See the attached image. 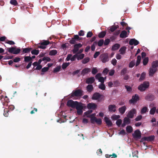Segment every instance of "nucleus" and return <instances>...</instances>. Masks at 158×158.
<instances>
[{
  "instance_id": "nucleus-57",
  "label": "nucleus",
  "mask_w": 158,
  "mask_h": 158,
  "mask_svg": "<svg viewBox=\"0 0 158 158\" xmlns=\"http://www.w3.org/2000/svg\"><path fill=\"white\" fill-rule=\"evenodd\" d=\"M142 118V116L141 115H139L137 116L135 119V120L136 121H138L140 120Z\"/></svg>"
},
{
  "instance_id": "nucleus-40",
  "label": "nucleus",
  "mask_w": 158,
  "mask_h": 158,
  "mask_svg": "<svg viewBox=\"0 0 158 158\" xmlns=\"http://www.w3.org/2000/svg\"><path fill=\"white\" fill-rule=\"evenodd\" d=\"M31 57L29 56H26L24 57V61L26 62H29L31 61Z\"/></svg>"
},
{
  "instance_id": "nucleus-55",
  "label": "nucleus",
  "mask_w": 158,
  "mask_h": 158,
  "mask_svg": "<svg viewBox=\"0 0 158 158\" xmlns=\"http://www.w3.org/2000/svg\"><path fill=\"white\" fill-rule=\"evenodd\" d=\"M135 61H132L129 64V67L130 68H132L135 65Z\"/></svg>"
},
{
  "instance_id": "nucleus-30",
  "label": "nucleus",
  "mask_w": 158,
  "mask_h": 158,
  "mask_svg": "<svg viewBox=\"0 0 158 158\" xmlns=\"http://www.w3.org/2000/svg\"><path fill=\"white\" fill-rule=\"evenodd\" d=\"M126 49V47H121L119 49V52L121 54H123L125 53V51Z\"/></svg>"
},
{
  "instance_id": "nucleus-59",
  "label": "nucleus",
  "mask_w": 158,
  "mask_h": 158,
  "mask_svg": "<svg viewBox=\"0 0 158 158\" xmlns=\"http://www.w3.org/2000/svg\"><path fill=\"white\" fill-rule=\"evenodd\" d=\"M96 123L98 125H101L102 124V121L101 118H97L96 121Z\"/></svg>"
},
{
  "instance_id": "nucleus-46",
  "label": "nucleus",
  "mask_w": 158,
  "mask_h": 158,
  "mask_svg": "<svg viewBox=\"0 0 158 158\" xmlns=\"http://www.w3.org/2000/svg\"><path fill=\"white\" fill-rule=\"evenodd\" d=\"M10 3L15 6H17L18 5V2L16 0H10Z\"/></svg>"
},
{
  "instance_id": "nucleus-31",
  "label": "nucleus",
  "mask_w": 158,
  "mask_h": 158,
  "mask_svg": "<svg viewBox=\"0 0 158 158\" xmlns=\"http://www.w3.org/2000/svg\"><path fill=\"white\" fill-rule=\"evenodd\" d=\"M50 43V42L48 40H44L43 42L40 43V44L42 45L46 46Z\"/></svg>"
},
{
  "instance_id": "nucleus-28",
  "label": "nucleus",
  "mask_w": 158,
  "mask_h": 158,
  "mask_svg": "<svg viewBox=\"0 0 158 158\" xmlns=\"http://www.w3.org/2000/svg\"><path fill=\"white\" fill-rule=\"evenodd\" d=\"M77 54V58L78 60H80L83 59L85 57V54H84L81 53L80 55Z\"/></svg>"
},
{
  "instance_id": "nucleus-44",
  "label": "nucleus",
  "mask_w": 158,
  "mask_h": 158,
  "mask_svg": "<svg viewBox=\"0 0 158 158\" xmlns=\"http://www.w3.org/2000/svg\"><path fill=\"white\" fill-rule=\"evenodd\" d=\"M98 88L102 90H104L106 88V86L104 83H101L98 86Z\"/></svg>"
},
{
  "instance_id": "nucleus-43",
  "label": "nucleus",
  "mask_w": 158,
  "mask_h": 158,
  "mask_svg": "<svg viewBox=\"0 0 158 158\" xmlns=\"http://www.w3.org/2000/svg\"><path fill=\"white\" fill-rule=\"evenodd\" d=\"M57 53V52L56 50H52L50 51L49 52V55L51 56H54L56 55Z\"/></svg>"
},
{
  "instance_id": "nucleus-63",
  "label": "nucleus",
  "mask_w": 158,
  "mask_h": 158,
  "mask_svg": "<svg viewBox=\"0 0 158 158\" xmlns=\"http://www.w3.org/2000/svg\"><path fill=\"white\" fill-rule=\"evenodd\" d=\"M108 71L109 70L108 69L106 68L103 70V73L104 75H106L107 74Z\"/></svg>"
},
{
  "instance_id": "nucleus-61",
  "label": "nucleus",
  "mask_w": 158,
  "mask_h": 158,
  "mask_svg": "<svg viewBox=\"0 0 158 158\" xmlns=\"http://www.w3.org/2000/svg\"><path fill=\"white\" fill-rule=\"evenodd\" d=\"M98 72V70L96 68H93L92 69V73L93 74H96Z\"/></svg>"
},
{
  "instance_id": "nucleus-56",
  "label": "nucleus",
  "mask_w": 158,
  "mask_h": 158,
  "mask_svg": "<svg viewBox=\"0 0 158 158\" xmlns=\"http://www.w3.org/2000/svg\"><path fill=\"white\" fill-rule=\"evenodd\" d=\"M125 87L127 91L130 92L132 91V88L130 86L127 85H125Z\"/></svg>"
},
{
  "instance_id": "nucleus-35",
  "label": "nucleus",
  "mask_w": 158,
  "mask_h": 158,
  "mask_svg": "<svg viewBox=\"0 0 158 158\" xmlns=\"http://www.w3.org/2000/svg\"><path fill=\"white\" fill-rule=\"evenodd\" d=\"M90 60V58L89 57H85L84 59L82 61V63L83 64H85L88 62Z\"/></svg>"
},
{
  "instance_id": "nucleus-21",
  "label": "nucleus",
  "mask_w": 158,
  "mask_h": 158,
  "mask_svg": "<svg viewBox=\"0 0 158 158\" xmlns=\"http://www.w3.org/2000/svg\"><path fill=\"white\" fill-rule=\"evenodd\" d=\"M87 117H91V122L92 123H94L95 122H96V120L97 118L95 117L94 116V114H92L91 115L87 116Z\"/></svg>"
},
{
  "instance_id": "nucleus-22",
  "label": "nucleus",
  "mask_w": 158,
  "mask_h": 158,
  "mask_svg": "<svg viewBox=\"0 0 158 158\" xmlns=\"http://www.w3.org/2000/svg\"><path fill=\"white\" fill-rule=\"evenodd\" d=\"M126 109V107L125 106H122L118 109V110L120 113L122 114H123L125 113Z\"/></svg>"
},
{
  "instance_id": "nucleus-15",
  "label": "nucleus",
  "mask_w": 158,
  "mask_h": 158,
  "mask_svg": "<svg viewBox=\"0 0 158 158\" xmlns=\"http://www.w3.org/2000/svg\"><path fill=\"white\" fill-rule=\"evenodd\" d=\"M116 106L115 105H110L108 106V110L110 112H115L116 110Z\"/></svg>"
},
{
  "instance_id": "nucleus-14",
  "label": "nucleus",
  "mask_w": 158,
  "mask_h": 158,
  "mask_svg": "<svg viewBox=\"0 0 158 158\" xmlns=\"http://www.w3.org/2000/svg\"><path fill=\"white\" fill-rule=\"evenodd\" d=\"M97 105L94 103H89L88 104L87 107L89 109H91L94 110L97 107Z\"/></svg>"
},
{
  "instance_id": "nucleus-1",
  "label": "nucleus",
  "mask_w": 158,
  "mask_h": 158,
  "mask_svg": "<svg viewBox=\"0 0 158 158\" xmlns=\"http://www.w3.org/2000/svg\"><path fill=\"white\" fill-rule=\"evenodd\" d=\"M104 96L102 94H101L98 93L96 92L94 93L91 99L92 100H98V102L104 100Z\"/></svg>"
},
{
  "instance_id": "nucleus-45",
  "label": "nucleus",
  "mask_w": 158,
  "mask_h": 158,
  "mask_svg": "<svg viewBox=\"0 0 158 158\" xmlns=\"http://www.w3.org/2000/svg\"><path fill=\"white\" fill-rule=\"evenodd\" d=\"M75 107L77 110H80L81 109H83V107L82 106L78 103V102L77 103L76 106Z\"/></svg>"
},
{
  "instance_id": "nucleus-4",
  "label": "nucleus",
  "mask_w": 158,
  "mask_h": 158,
  "mask_svg": "<svg viewBox=\"0 0 158 158\" xmlns=\"http://www.w3.org/2000/svg\"><path fill=\"white\" fill-rule=\"evenodd\" d=\"M83 92L82 90L80 89L73 91L71 95V97L73 98L74 96L81 97L83 95Z\"/></svg>"
},
{
  "instance_id": "nucleus-3",
  "label": "nucleus",
  "mask_w": 158,
  "mask_h": 158,
  "mask_svg": "<svg viewBox=\"0 0 158 158\" xmlns=\"http://www.w3.org/2000/svg\"><path fill=\"white\" fill-rule=\"evenodd\" d=\"M8 52L10 53L14 54H17L19 53L20 51V49L19 48H16V47H12L8 48Z\"/></svg>"
},
{
  "instance_id": "nucleus-58",
  "label": "nucleus",
  "mask_w": 158,
  "mask_h": 158,
  "mask_svg": "<svg viewBox=\"0 0 158 158\" xmlns=\"http://www.w3.org/2000/svg\"><path fill=\"white\" fill-rule=\"evenodd\" d=\"M110 42V40L108 39H105L104 44L105 45H108Z\"/></svg>"
},
{
  "instance_id": "nucleus-25",
  "label": "nucleus",
  "mask_w": 158,
  "mask_h": 158,
  "mask_svg": "<svg viewBox=\"0 0 158 158\" xmlns=\"http://www.w3.org/2000/svg\"><path fill=\"white\" fill-rule=\"evenodd\" d=\"M23 54L28 53L30 52L31 51L32 49V48H23Z\"/></svg>"
},
{
  "instance_id": "nucleus-9",
  "label": "nucleus",
  "mask_w": 158,
  "mask_h": 158,
  "mask_svg": "<svg viewBox=\"0 0 158 158\" xmlns=\"http://www.w3.org/2000/svg\"><path fill=\"white\" fill-rule=\"evenodd\" d=\"M139 100V97L138 95L135 94L132 97V99L130 100L129 102L131 103L134 104L136 103Z\"/></svg>"
},
{
  "instance_id": "nucleus-5",
  "label": "nucleus",
  "mask_w": 158,
  "mask_h": 158,
  "mask_svg": "<svg viewBox=\"0 0 158 158\" xmlns=\"http://www.w3.org/2000/svg\"><path fill=\"white\" fill-rule=\"evenodd\" d=\"M154 139L155 136L154 135H151L149 136L144 137L141 139V142H143L144 141H152L154 140Z\"/></svg>"
},
{
  "instance_id": "nucleus-11",
  "label": "nucleus",
  "mask_w": 158,
  "mask_h": 158,
  "mask_svg": "<svg viewBox=\"0 0 158 158\" xmlns=\"http://www.w3.org/2000/svg\"><path fill=\"white\" fill-rule=\"evenodd\" d=\"M79 38V36L78 35H74L73 37L69 41V43L71 44H75L77 41V39Z\"/></svg>"
},
{
  "instance_id": "nucleus-27",
  "label": "nucleus",
  "mask_w": 158,
  "mask_h": 158,
  "mask_svg": "<svg viewBox=\"0 0 158 158\" xmlns=\"http://www.w3.org/2000/svg\"><path fill=\"white\" fill-rule=\"evenodd\" d=\"M148 110L147 106L143 107L141 110V113L142 114L145 113L147 112H148Z\"/></svg>"
},
{
  "instance_id": "nucleus-18",
  "label": "nucleus",
  "mask_w": 158,
  "mask_h": 158,
  "mask_svg": "<svg viewBox=\"0 0 158 158\" xmlns=\"http://www.w3.org/2000/svg\"><path fill=\"white\" fill-rule=\"evenodd\" d=\"M91 71V69L89 68H85L81 72V74L84 75L85 74L90 72Z\"/></svg>"
},
{
  "instance_id": "nucleus-41",
  "label": "nucleus",
  "mask_w": 158,
  "mask_h": 158,
  "mask_svg": "<svg viewBox=\"0 0 158 158\" xmlns=\"http://www.w3.org/2000/svg\"><path fill=\"white\" fill-rule=\"evenodd\" d=\"M105 156L106 158H110L111 156H113L114 157H117V155L114 153H113L112 155L106 154L105 155Z\"/></svg>"
},
{
  "instance_id": "nucleus-47",
  "label": "nucleus",
  "mask_w": 158,
  "mask_h": 158,
  "mask_svg": "<svg viewBox=\"0 0 158 158\" xmlns=\"http://www.w3.org/2000/svg\"><path fill=\"white\" fill-rule=\"evenodd\" d=\"M113 86L117 87V86H119L120 85V83L118 81L116 80V81H115L113 82Z\"/></svg>"
},
{
  "instance_id": "nucleus-8",
  "label": "nucleus",
  "mask_w": 158,
  "mask_h": 158,
  "mask_svg": "<svg viewBox=\"0 0 158 158\" xmlns=\"http://www.w3.org/2000/svg\"><path fill=\"white\" fill-rule=\"evenodd\" d=\"M136 114V110L134 108L129 112L127 116L128 117L132 118H133L134 114Z\"/></svg>"
},
{
  "instance_id": "nucleus-26",
  "label": "nucleus",
  "mask_w": 158,
  "mask_h": 158,
  "mask_svg": "<svg viewBox=\"0 0 158 158\" xmlns=\"http://www.w3.org/2000/svg\"><path fill=\"white\" fill-rule=\"evenodd\" d=\"M120 47V44H114L112 47L111 50L112 51H115L118 49Z\"/></svg>"
},
{
  "instance_id": "nucleus-60",
  "label": "nucleus",
  "mask_w": 158,
  "mask_h": 158,
  "mask_svg": "<svg viewBox=\"0 0 158 158\" xmlns=\"http://www.w3.org/2000/svg\"><path fill=\"white\" fill-rule=\"evenodd\" d=\"M98 80L99 82H101V83H104L105 79L103 77H100V78H99Z\"/></svg>"
},
{
  "instance_id": "nucleus-54",
  "label": "nucleus",
  "mask_w": 158,
  "mask_h": 158,
  "mask_svg": "<svg viewBox=\"0 0 158 158\" xmlns=\"http://www.w3.org/2000/svg\"><path fill=\"white\" fill-rule=\"evenodd\" d=\"M60 69V66H58L55 68L53 70L54 73H57L58 72Z\"/></svg>"
},
{
  "instance_id": "nucleus-20",
  "label": "nucleus",
  "mask_w": 158,
  "mask_h": 158,
  "mask_svg": "<svg viewBox=\"0 0 158 158\" xmlns=\"http://www.w3.org/2000/svg\"><path fill=\"white\" fill-rule=\"evenodd\" d=\"M94 81L95 79L94 77H92L87 79L86 80V82L87 84H91L94 82Z\"/></svg>"
},
{
  "instance_id": "nucleus-24",
  "label": "nucleus",
  "mask_w": 158,
  "mask_h": 158,
  "mask_svg": "<svg viewBox=\"0 0 158 158\" xmlns=\"http://www.w3.org/2000/svg\"><path fill=\"white\" fill-rule=\"evenodd\" d=\"M152 67L157 69V68L158 67V60L153 61L152 63Z\"/></svg>"
},
{
  "instance_id": "nucleus-7",
  "label": "nucleus",
  "mask_w": 158,
  "mask_h": 158,
  "mask_svg": "<svg viewBox=\"0 0 158 158\" xmlns=\"http://www.w3.org/2000/svg\"><path fill=\"white\" fill-rule=\"evenodd\" d=\"M82 44L81 43H78L75 44L73 46L74 48L73 49V53H76L78 52L79 48L82 47Z\"/></svg>"
},
{
  "instance_id": "nucleus-29",
  "label": "nucleus",
  "mask_w": 158,
  "mask_h": 158,
  "mask_svg": "<svg viewBox=\"0 0 158 158\" xmlns=\"http://www.w3.org/2000/svg\"><path fill=\"white\" fill-rule=\"evenodd\" d=\"M118 27V26L115 25L112 26L109 29L110 31L111 32H114Z\"/></svg>"
},
{
  "instance_id": "nucleus-10",
  "label": "nucleus",
  "mask_w": 158,
  "mask_h": 158,
  "mask_svg": "<svg viewBox=\"0 0 158 158\" xmlns=\"http://www.w3.org/2000/svg\"><path fill=\"white\" fill-rule=\"evenodd\" d=\"M132 135L134 138H140L141 137V133L139 130L135 131Z\"/></svg>"
},
{
  "instance_id": "nucleus-2",
  "label": "nucleus",
  "mask_w": 158,
  "mask_h": 158,
  "mask_svg": "<svg viewBox=\"0 0 158 158\" xmlns=\"http://www.w3.org/2000/svg\"><path fill=\"white\" fill-rule=\"evenodd\" d=\"M149 86V83L148 82L144 81L138 86V89L140 91L143 92L148 88Z\"/></svg>"
},
{
  "instance_id": "nucleus-12",
  "label": "nucleus",
  "mask_w": 158,
  "mask_h": 158,
  "mask_svg": "<svg viewBox=\"0 0 158 158\" xmlns=\"http://www.w3.org/2000/svg\"><path fill=\"white\" fill-rule=\"evenodd\" d=\"M139 44V42L135 39H132L130 40L129 42V44L130 45H137Z\"/></svg>"
},
{
  "instance_id": "nucleus-48",
  "label": "nucleus",
  "mask_w": 158,
  "mask_h": 158,
  "mask_svg": "<svg viewBox=\"0 0 158 158\" xmlns=\"http://www.w3.org/2000/svg\"><path fill=\"white\" fill-rule=\"evenodd\" d=\"M69 64L70 63H64L62 65V68L63 69H66L67 67H68L69 65Z\"/></svg>"
},
{
  "instance_id": "nucleus-64",
  "label": "nucleus",
  "mask_w": 158,
  "mask_h": 158,
  "mask_svg": "<svg viewBox=\"0 0 158 158\" xmlns=\"http://www.w3.org/2000/svg\"><path fill=\"white\" fill-rule=\"evenodd\" d=\"M93 35V34L92 32L89 31L87 33L86 37L87 38L90 37L92 36Z\"/></svg>"
},
{
  "instance_id": "nucleus-33",
  "label": "nucleus",
  "mask_w": 158,
  "mask_h": 158,
  "mask_svg": "<svg viewBox=\"0 0 158 158\" xmlns=\"http://www.w3.org/2000/svg\"><path fill=\"white\" fill-rule=\"evenodd\" d=\"M126 131L128 133H131L133 131L132 127L130 126H127L126 128Z\"/></svg>"
},
{
  "instance_id": "nucleus-6",
  "label": "nucleus",
  "mask_w": 158,
  "mask_h": 158,
  "mask_svg": "<svg viewBox=\"0 0 158 158\" xmlns=\"http://www.w3.org/2000/svg\"><path fill=\"white\" fill-rule=\"evenodd\" d=\"M77 102V101L74 102L72 100H69L67 102V105L69 107L75 108Z\"/></svg>"
},
{
  "instance_id": "nucleus-17",
  "label": "nucleus",
  "mask_w": 158,
  "mask_h": 158,
  "mask_svg": "<svg viewBox=\"0 0 158 158\" xmlns=\"http://www.w3.org/2000/svg\"><path fill=\"white\" fill-rule=\"evenodd\" d=\"M157 69L152 67L150 68L149 71V75L150 76H152L156 72Z\"/></svg>"
},
{
  "instance_id": "nucleus-42",
  "label": "nucleus",
  "mask_w": 158,
  "mask_h": 158,
  "mask_svg": "<svg viewBox=\"0 0 158 158\" xmlns=\"http://www.w3.org/2000/svg\"><path fill=\"white\" fill-rule=\"evenodd\" d=\"M156 107H153L151 109L150 111V114L152 115L154 114L156 111Z\"/></svg>"
},
{
  "instance_id": "nucleus-49",
  "label": "nucleus",
  "mask_w": 158,
  "mask_h": 158,
  "mask_svg": "<svg viewBox=\"0 0 158 158\" xmlns=\"http://www.w3.org/2000/svg\"><path fill=\"white\" fill-rule=\"evenodd\" d=\"M48 68L47 67H44L41 69V72L42 73H41V75H43L44 74L43 73L45 72L48 70Z\"/></svg>"
},
{
  "instance_id": "nucleus-16",
  "label": "nucleus",
  "mask_w": 158,
  "mask_h": 158,
  "mask_svg": "<svg viewBox=\"0 0 158 158\" xmlns=\"http://www.w3.org/2000/svg\"><path fill=\"white\" fill-rule=\"evenodd\" d=\"M145 99L149 101H152L154 99V96L152 94H149L145 96Z\"/></svg>"
},
{
  "instance_id": "nucleus-13",
  "label": "nucleus",
  "mask_w": 158,
  "mask_h": 158,
  "mask_svg": "<svg viewBox=\"0 0 158 158\" xmlns=\"http://www.w3.org/2000/svg\"><path fill=\"white\" fill-rule=\"evenodd\" d=\"M105 121L106 124L108 127H111L112 126L113 124L111 121L107 117H104Z\"/></svg>"
},
{
  "instance_id": "nucleus-32",
  "label": "nucleus",
  "mask_w": 158,
  "mask_h": 158,
  "mask_svg": "<svg viewBox=\"0 0 158 158\" xmlns=\"http://www.w3.org/2000/svg\"><path fill=\"white\" fill-rule=\"evenodd\" d=\"M106 34V32L104 31H101L98 35L99 37L100 38H103Z\"/></svg>"
},
{
  "instance_id": "nucleus-38",
  "label": "nucleus",
  "mask_w": 158,
  "mask_h": 158,
  "mask_svg": "<svg viewBox=\"0 0 158 158\" xmlns=\"http://www.w3.org/2000/svg\"><path fill=\"white\" fill-rule=\"evenodd\" d=\"M141 59V57L140 56H138L137 57V60L136 64L135 66H138L140 63Z\"/></svg>"
},
{
  "instance_id": "nucleus-62",
  "label": "nucleus",
  "mask_w": 158,
  "mask_h": 158,
  "mask_svg": "<svg viewBox=\"0 0 158 158\" xmlns=\"http://www.w3.org/2000/svg\"><path fill=\"white\" fill-rule=\"evenodd\" d=\"M51 59L50 58L46 57H44L42 59V60L43 61L46 60L47 61L49 62L51 60Z\"/></svg>"
},
{
  "instance_id": "nucleus-34",
  "label": "nucleus",
  "mask_w": 158,
  "mask_h": 158,
  "mask_svg": "<svg viewBox=\"0 0 158 158\" xmlns=\"http://www.w3.org/2000/svg\"><path fill=\"white\" fill-rule=\"evenodd\" d=\"M131 122L130 119L128 117H125L123 119V122L127 124H129Z\"/></svg>"
},
{
  "instance_id": "nucleus-51",
  "label": "nucleus",
  "mask_w": 158,
  "mask_h": 158,
  "mask_svg": "<svg viewBox=\"0 0 158 158\" xmlns=\"http://www.w3.org/2000/svg\"><path fill=\"white\" fill-rule=\"evenodd\" d=\"M145 73H143L140 76V77L139 79L140 81H141L144 79L145 77Z\"/></svg>"
},
{
  "instance_id": "nucleus-50",
  "label": "nucleus",
  "mask_w": 158,
  "mask_h": 158,
  "mask_svg": "<svg viewBox=\"0 0 158 158\" xmlns=\"http://www.w3.org/2000/svg\"><path fill=\"white\" fill-rule=\"evenodd\" d=\"M104 40L103 39L100 40L98 42V46H102L104 44Z\"/></svg>"
},
{
  "instance_id": "nucleus-37",
  "label": "nucleus",
  "mask_w": 158,
  "mask_h": 158,
  "mask_svg": "<svg viewBox=\"0 0 158 158\" xmlns=\"http://www.w3.org/2000/svg\"><path fill=\"white\" fill-rule=\"evenodd\" d=\"M149 61L148 57H145L143 60V63L144 65H146L148 63Z\"/></svg>"
},
{
  "instance_id": "nucleus-52",
  "label": "nucleus",
  "mask_w": 158,
  "mask_h": 158,
  "mask_svg": "<svg viewBox=\"0 0 158 158\" xmlns=\"http://www.w3.org/2000/svg\"><path fill=\"white\" fill-rule=\"evenodd\" d=\"M127 69L126 68H124L123 69L121 72V75H125L127 73Z\"/></svg>"
},
{
  "instance_id": "nucleus-19",
  "label": "nucleus",
  "mask_w": 158,
  "mask_h": 158,
  "mask_svg": "<svg viewBox=\"0 0 158 158\" xmlns=\"http://www.w3.org/2000/svg\"><path fill=\"white\" fill-rule=\"evenodd\" d=\"M127 36V32L125 30L122 31L120 35V37L122 38H125Z\"/></svg>"
},
{
  "instance_id": "nucleus-36",
  "label": "nucleus",
  "mask_w": 158,
  "mask_h": 158,
  "mask_svg": "<svg viewBox=\"0 0 158 158\" xmlns=\"http://www.w3.org/2000/svg\"><path fill=\"white\" fill-rule=\"evenodd\" d=\"M87 90L89 92H91L93 89V87L92 85H89L86 87Z\"/></svg>"
},
{
  "instance_id": "nucleus-53",
  "label": "nucleus",
  "mask_w": 158,
  "mask_h": 158,
  "mask_svg": "<svg viewBox=\"0 0 158 158\" xmlns=\"http://www.w3.org/2000/svg\"><path fill=\"white\" fill-rule=\"evenodd\" d=\"M122 123V120L121 119H118L116 121V124L118 127H120Z\"/></svg>"
},
{
  "instance_id": "nucleus-39",
  "label": "nucleus",
  "mask_w": 158,
  "mask_h": 158,
  "mask_svg": "<svg viewBox=\"0 0 158 158\" xmlns=\"http://www.w3.org/2000/svg\"><path fill=\"white\" fill-rule=\"evenodd\" d=\"M31 52L32 55H37L39 53V50H37L35 49L32 50L31 51Z\"/></svg>"
},
{
  "instance_id": "nucleus-23",
  "label": "nucleus",
  "mask_w": 158,
  "mask_h": 158,
  "mask_svg": "<svg viewBox=\"0 0 158 158\" xmlns=\"http://www.w3.org/2000/svg\"><path fill=\"white\" fill-rule=\"evenodd\" d=\"M109 60V58L107 55H103L102 57V61L103 63H105L108 61Z\"/></svg>"
}]
</instances>
